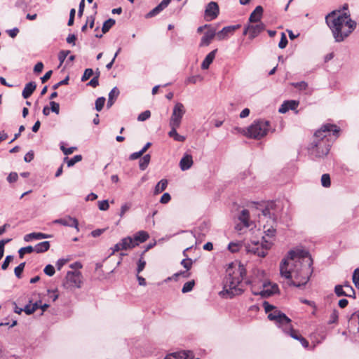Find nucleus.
<instances>
[{"instance_id": "f257e3e1", "label": "nucleus", "mask_w": 359, "mask_h": 359, "mask_svg": "<svg viewBox=\"0 0 359 359\" xmlns=\"http://www.w3.org/2000/svg\"><path fill=\"white\" fill-rule=\"evenodd\" d=\"M312 265L313 259L307 250H291L280 262V273L287 280L289 285L301 287L309 281L313 273Z\"/></svg>"}, {"instance_id": "f03ea898", "label": "nucleus", "mask_w": 359, "mask_h": 359, "mask_svg": "<svg viewBox=\"0 0 359 359\" xmlns=\"http://www.w3.org/2000/svg\"><path fill=\"white\" fill-rule=\"evenodd\" d=\"M325 22L330 29L335 42L344 41L356 27V22L347 13H340L333 11L325 17Z\"/></svg>"}, {"instance_id": "7ed1b4c3", "label": "nucleus", "mask_w": 359, "mask_h": 359, "mask_svg": "<svg viewBox=\"0 0 359 359\" xmlns=\"http://www.w3.org/2000/svg\"><path fill=\"white\" fill-rule=\"evenodd\" d=\"M246 275V270L241 264L231 263L226 270V276L224 279V287L222 294H226L228 297L241 294L243 291L242 280Z\"/></svg>"}, {"instance_id": "20e7f679", "label": "nucleus", "mask_w": 359, "mask_h": 359, "mask_svg": "<svg viewBox=\"0 0 359 359\" xmlns=\"http://www.w3.org/2000/svg\"><path fill=\"white\" fill-rule=\"evenodd\" d=\"M331 132H332V135L336 138L338 136L339 128L336 125L327 123L322 126L315 133L314 139L309 149V153L312 156L320 158L328 154L331 145L329 140Z\"/></svg>"}, {"instance_id": "39448f33", "label": "nucleus", "mask_w": 359, "mask_h": 359, "mask_svg": "<svg viewBox=\"0 0 359 359\" xmlns=\"http://www.w3.org/2000/svg\"><path fill=\"white\" fill-rule=\"evenodd\" d=\"M269 126V121H268L255 120L247 128L245 135L250 138L259 140L267 134Z\"/></svg>"}, {"instance_id": "423d86ee", "label": "nucleus", "mask_w": 359, "mask_h": 359, "mask_svg": "<svg viewBox=\"0 0 359 359\" xmlns=\"http://www.w3.org/2000/svg\"><path fill=\"white\" fill-rule=\"evenodd\" d=\"M263 241L251 242L245 245V250L248 253L257 255L259 257H264L268 250L271 248L272 243L266 241L265 237L262 238Z\"/></svg>"}, {"instance_id": "0eeeda50", "label": "nucleus", "mask_w": 359, "mask_h": 359, "mask_svg": "<svg viewBox=\"0 0 359 359\" xmlns=\"http://www.w3.org/2000/svg\"><path fill=\"white\" fill-rule=\"evenodd\" d=\"M81 273L80 271H68L63 281V287L69 290L81 287Z\"/></svg>"}, {"instance_id": "6e6552de", "label": "nucleus", "mask_w": 359, "mask_h": 359, "mask_svg": "<svg viewBox=\"0 0 359 359\" xmlns=\"http://www.w3.org/2000/svg\"><path fill=\"white\" fill-rule=\"evenodd\" d=\"M268 318L275 323V324L280 327L281 329L285 325H288L291 323L290 318H289L284 313L280 311L276 307L269 313Z\"/></svg>"}, {"instance_id": "1a4fd4ad", "label": "nucleus", "mask_w": 359, "mask_h": 359, "mask_svg": "<svg viewBox=\"0 0 359 359\" xmlns=\"http://www.w3.org/2000/svg\"><path fill=\"white\" fill-rule=\"evenodd\" d=\"M186 112L184 104L181 102H177L172 109V113L170 118L169 126L180 127L183 116Z\"/></svg>"}, {"instance_id": "9d476101", "label": "nucleus", "mask_w": 359, "mask_h": 359, "mask_svg": "<svg viewBox=\"0 0 359 359\" xmlns=\"http://www.w3.org/2000/svg\"><path fill=\"white\" fill-rule=\"evenodd\" d=\"M264 29L265 25L262 22L248 23L245 25L243 34H248V38L252 40L257 37L262 31L264 30Z\"/></svg>"}, {"instance_id": "9b49d317", "label": "nucleus", "mask_w": 359, "mask_h": 359, "mask_svg": "<svg viewBox=\"0 0 359 359\" xmlns=\"http://www.w3.org/2000/svg\"><path fill=\"white\" fill-rule=\"evenodd\" d=\"M219 13V6L215 1L210 2L205 10V19L211 21L217 18Z\"/></svg>"}, {"instance_id": "f8f14e48", "label": "nucleus", "mask_w": 359, "mask_h": 359, "mask_svg": "<svg viewBox=\"0 0 359 359\" xmlns=\"http://www.w3.org/2000/svg\"><path fill=\"white\" fill-rule=\"evenodd\" d=\"M241 27V25H231L223 27L222 30L216 32L217 39L219 41H222L229 37V35H232L236 30Z\"/></svg>"}, {"instance_id": "ddd939ff", "label": "nucleus", "mask_w": 359, "mask_h": 359, "mask_svg": "<svg viewBox=\"0 0 359 359\" xmlns=\"http://www.w3.org/2000/svg\"><path fill=\"white\" fill-rule=\"evenodd\" d=\"M194 355L191 351H181L168 354L164 359H194Z\"/></svg>"}, {"instance_id": "4468645a", "label": "nucleus", "mask_w": 359, "mask_h": 359, "mask_svg": "<svg viewBox=\"0 0 359 359\" xmlns=\"http://www.w3.org/2000/svg\"><path fill=\"white\" fill-rule=\"evenodd\" d=\"M53 222L55 224H60L65 226L74 227L77 231H79L78 220L70 216L55 219Z\"/></svg>"}, {"instance_id": "2eb2a0df", "label": "nucleus", "mask_w": 359, "mask_h": 359, "mask_svg": "<svg viewBox=\"0 0 359 359\" xmlns=\"http://www.w3.org/2000/svg\"><path fill=\"white\" fill-rule=\"evenodd\" d=\"M276 208V204L273 201L268 202L266 205L264 209L262 210V214L264 217H268L270 219H272L273 222H275L278 215L275 212V210Z\"/></svg>"}, {"instance_id": "dca6fc26", "label": "nucleus", "mask_w": 359, "mask_h": 359, "mask_svg": "<svg viewBox=\"0 0 359 359\" xmlns=\"http://www.w3.org/2000/svg\"><path fill=\"white\" fill-rule=\"evenodd\" d=\"M172 0H163L158 6L146 14V18H153L159 14L162 11L168 6Z\"/></svg>"}, {"instance_id": "f3484780", "label": "nucleus", "mask_w": 359, "mask_h": 359, "mask_svg": "<svg viewBox=\"0 0 359 359\" xmlns=\"http://www.w3.org/2000/svg\"><path fill=\"white\" fill-rule=\"evenodd\" d=\"M215 36L216 29L213 27L208 29V30L205 32L204 35L201 38L199 46L201 47L209 46Z\"/></svg>"}, {"instance_id": "a211bd4d", "label": "nucleus", "mask_w": 359, "mask_h": 359, "mask_svg": "<svg viewBox=\"0 0 359 359\" xmlns=\"http://www.w3.org/2000/svg\"><path fill=\"white\" fill-rule=\"evenodd\" d=\"M262 14L263 8L261 6H257L250 15L248 23L261 22Z\"/></svg>"}, {"instance_id": "6ab92c4d", "label": "nucleus", "mask_w": 359, "mask_h": 359, "mask_svg": "<svg viewBox=\"0 0 359 359\" xmlns=\"http://www.w3.org/2000/svg\"><path fill=\"white\" fill-rule=\"evenodd\" d=\"M192 156L185 154L180 161V169L183 171L189 170L193 165Z\"/></svg>"}, {"instance_id": "aec40b11", "label": "nucleus", "mask_w": 359, "mask_h": 359, "mask_svg": "<svg viewBox=\"0 0 359 359\" xmlns=\"http://www.w3.org/2000/svg\"><path fill=\"white\" fill-rule=\"evenodd\" d=\"M299 105V102L295 100L285 101L278 109L280 114L286 113L289 109L294 110Z\"/></svg>"}, {"instance_id": "412c9836", "label": "nucleus", "mask_w": 359, "mask_h": 359, "mask_svg": "<svg viewBox=\"0 0 359 359\" xmlns=\"http://www.w3.org/2000/svg\"><path fill=\"white\" fill-rule=\"evenodd\" d=\"M217 52V49H215L206 55L201 64L202 69H208L209 68L215 57Z\"/></svg>"}, {"instance_id": "4be33fe9", "label": "nucleus", "mask_w": 359, "mask_h": 359, "mask_svg": "<svg viewBox=\"0 0 359 359\" xmlns=\"http://www.w3.org/2000/svg\"><path fill=\"white\" fill-rule=\"evenodd\" d=\"M36 88V84L34 81H30L27 83L22 93V95L25 99L29 98L32 94L34 93Z\"/></svg>"}, {"instance_id": "5701e85b", "label": "nucleus", "mask_w": 359, "mask_h": 359, "mask_svg": "<svg viewBox=\"0 0 359 359\" xmlns=\"http://www.w3.org/2000/svg\"><path fill=\"white\" fill-rule=\"evenodd\" d=\"M120 243L121 245V248H122V250H127L137 246V243H135L134 244V239H132L131 236H127L122 238Z\"/></svg>"}, {"instance_id": "b1692460", "label": "nucleus", "mask_w": 359, "mask_h": 359, "mask_svg": "<svg viewBox=\"0 0 359 359\" xmlns=\"http://www.w3.org/2000/svg\"><path fill=\"white\" fill-rule=\"evenodd\" d=\"M149 237V233L147 231H140L132 237V239H134V244L136 243L137 246L140 243L145 242Z\"/></svg>"}, {"instance_id": "393cba45", "label": "nucleus", "mask_w": 359, "mask_h": 359, "mask_svg": "<svg viewBox=\"0 0 359 359\" xmlns=\"http://www.w3.org/2000/svg\"><path fill=\"white\" fill-rule=\"evenodd\" d=\"M282 330L285 333L288 334L292 338L294 339L299 341V337H302L299 334L298 331L292 328L291 323L288 324V325H285Z\"/></svg>"}, {"instance_id": "a878e982", "label": "nucleus", "mask_w": 359, "mask_h": 359, "mask_svg": "<svg viewBox=\"0 0 359 359\" xmlns=\"http://www.w3.org/2000/svg\"><path fill=\"white\" fill-rule=\"evenodd\" d=\"M171 130L168 133L169 137L173 138L177 142H184L186 140V137L184 136L180 135L177 132V128L179 127H174L173 126H170Z\"/></svg>"}, {"instance_id": "bb28decb", "label": "nucleus", "mask_w": 359, "mask_h": 359, "mask_svg": "<svg viewBox=\"0 0 359 359\" xmlns=\"http://www.w3.org/2000/svg\"><path fill=\"white\" fill-rule=\"evenodd\" d=\"M270 284H271L270 283H264L263 284L264 288L262 290H261L260 292L252 291V293L255 295H261L263 297H268L271 296L272 294H273V291L271 290V288L270 289L267 288L268 285Z\"/></svg>"}, {"instance_id": "cd10ccee", "label": "nucleus", "mask_w": 359, "mask_h": 359, "mask_svg": "<svg viewBox=\"0 0 359 359\" xmlns=\"http://www.w3.org/2000/svg\"><path fill=\"white\" fill-rule=\"evenodd\" d=\"M33 248L34 251L36 253L45 252L50 248V243L48 241H43L38 243Z\"/></svg>"}, {"instance_id": "c85d7f7f", "label": "nucleus", "mask_w": 359, "mask_h": 359, "mask_svg": "<svg viewBox=\"0 0 359 359\" xmlns=\"http://www.w3.org/2000/svg\"><path fill=\"white\" fill-rule=\"evenodd\" d=\"M238 219L241 221V222L245 227H249V211L245 209L243 210L238 216Z\"/></svg>"}, {"instance_id": "c756f323", "label": "nucleus", "mask_w": 359, "mask_h": 359, "mask_svg": "<svg viewBox=\"0 0 359 359\" xmlns=\"http://www.w3.org/2000/svg\"><path fill=\"white\" fill-rule=\"evenodd\" d=\"M168 180L163 179L160 180L155 187L154 189V194L157 195L161 192H163L167 187Z\"/></svg>"}, {"instance_id": "7c9ffc66", "label": "nucleus", "mask_w": 359, "mask_h": 359, "mask_svg": "<svg viewBox=\"0 0 359 359\" xmlns=\"http://www.w3.org/2000/svg\"><path fill=\"white\" fill-rule=\"evenodd\" d=\"M150 159H151L150 155L146 154L140 160L139 166H140V169L141 170H144L147 168V166L150 162Z\"/></svg>"}, {"instance_id": "2f4dec72", "label": "nucleus", "mask_w": 359, "mask_h": 359, "mask_svg": "<svg viewBox=\"0 0 359 359\" xmlns=\"http://www.w3.org/2000/svg\"><path fill=\"white\" fill-rule=\"evenodd\" d=\"M190 276H191V273H189V271L185 270V271H182L175 273L171 278H168V279L169 280H175L177 281L180 276H182L184 278H188L190 277Z\"/></svg>"}, {"instance_id": "473e14b6", "label": "nucleus", "mask_w": 359, "mask_h": 359, "mask_svg": "<svg viewBox=\"0 0 359 359\" xmlns=\"http://www.w3.org/2000/svg\"><path fill=\"white\" fill-rule=\"evenodd\" d=\"M65 161H67V166L72 167L77 162H79L82 160V156L81 155H76L73 158L69 159L67 157H65Z\"/></svg>"}, {"instance_id": "72a5a7b5", "label": "nucleus", "mask_w": 359, "mask_h": 359, "mask_svg": "<svg viewBox=\"0 0 359 359\" xmlns=\"http://www.w3.org/2000/svg\"><path fill=\"white\" fill-rule=\"evenodd\" d=\"M115 24V20L114 19L109 18L106 20L102 26V31L104 34L107 33L111 27Z\"/></svg>"}, {"instance_id": "f704fd0d", "label": "nucleus", "mask_w": 359, "mask_h": 359, "mask_svg": "<svg viewBox=\"0 0 359 359\" xmlns=\"http://www.w3.org/2000/svg\"><path fill=\"white\" fill-rule=\"evenodd\" d=\"M194 285H195V281L194 280L185 283L182 289V293H187V292L191 291L193 290Z\"/></svg>"}, {"instance_id": "c9c22d12", "label": "nucleus", "mask_w": 359, "mask_h": 359, "mask_svg": "<svg viewBox=\"0 0 359 359\" xmlns=\"http://www.w3.org/2000/svg\"><path fill=\"white\" fill-rule=\"evenodd\" d=\"M143 255H144V252L142 253L141 255V257L139 259L138 262H137V273L139 274L140 273H141L145 266H146V261L143 259Z\"/></svg>"}, {"instance_id": "e433bc0d", "label": "nucleus", "mask_w": 359, "mask_h": 359, "mask_svg": "<svg viewBox=\"0 0 359 359\" xmlns=\"http://www.w3.org/2000/svg\"><path fill=\"white\" fill-rule=\"evenodd\" d=\"M33 252H34V248L32 246H31V245L22 248L18 251L19 257L20 258H23L25 254H26V253H32Z\"/></svg>"}, {"instance_id": "4c0bfd02", "label": "nucleus", "mask_w": 359, "mask_h": 359, "mask_svg": "<svg viewBox=\"0 0 359 359\" xmlns=\"http://www.w3.org/2000/svg\"><path fill=\"white\" fill-rule=\"evenodd\" d=\"M334 292L337 297H350V295L347 294L346 292L343 290V286L341 285H337L335 286Z\"/></svg>"}, {"instance_id": "58836bf2", "label": "nucleus", "mask_w": 359, "mask_h": 359, "mask_svg": "<svg viewBox=\"0 0 359 359\" xmlns=\"http://www.w3.org/2000/svg\"><path fill=\"white\" fill-rule=\"evenodd\" d=\"M105 98L104 97H98L95 101V109L100 111L104 105Z\"/></svg>"}, {"instance_id": "ea45409f", "label": "nucleus", "mask_w": 359, "mask_h": 359, "mask_svg": "<svg viewBox=\"0 0 359 359\" xmlns=\"http://www.w3.org/2000/svg\"><path fill=\"white\" fill-rule=\"evenodd\" d=\"M321 184L324 187H330V177L329 174H323L321 177Z\"/></svg>"}, {"instance_id": "a19ab883", "label": "nucleus", "mask_w": 359, "mask_h": 359, "mask_svg": "<svg viewBox=\"0 0 359 359\" xmlns=\"http://www.w3.org/2000/svg\"><path fill=\"white\" fill-rule=\"evenodd\" d=\"M70 53V50H60L58 53V60L60 61V65H61L65 60L67 55Z\"/></svg>"}, {"instance_id": "79ce46f5", "label": "nucleus", "mask_w": 359, "mask_h": 359, "mask_svg": "<svg viewBox=\"0 0 359 359\" xmlns=\"http://www.w3.org/2000/svg\"><path fill=\"white\" fill-rule=\"evenodd\" d=\"M14 257L13 255H8L6 257L4 262L1 264V269L6 270L9 266V264L13 260Z\"/></svg>"}, {"instance_id": "37998d69", "label": "nucleus", "mask_w": 359, "mask_h": 359, "mask_svg": "<svg viewBox=\"0 0 359 359\" xmlns=\"http://www.w3.org/2000/svg\"><path fill=\"white\" fill-rule=\"evenodd\" d=\"M131 206H132L131 203H126L123 204L121 207V211L119 213V216L121 217H123L124 216L125 213L130 209Z\"/></svg>"}, {"instance_id": "c03bdc74", "label": "nucleus", "mask_w": 359, "mask_h": 359, "mask_svg": "<svg viewBox=\"0 0 359 359\" xmlns=\"http://www.w3.org/2000/svg\"><path fill=\"white\" fill-rule=\"evenodd\" d=\"M192 264V259L189 258L184 259L181 262V265L187 271H189L191 268Z\"/></svg>"}, {"instance_id": "a18cd8bd", "label": "nucleus", "mask_w": 359, "mask_h": 359, "mask_svg": "<svg viewBox=\"0 0 359 359\" xmlns=\"http://www.w3.org/2000/svg\"><path fill=\"white\" fill-rule=\"evenodd\" d=\"M93 74H94V72L92 69H90V68L86 69L84 71V73L82 76L81 81H86L88 80L93 75Z\"/></svg>"}, {"instance_id": "49530a36", "label": "nucleus", "mask_w": 359, "mask_h": 359, "mask_svg": "<svg viewBox=\"0 0 359 359\" xmlns=\"http://www.w3.org/2000/svg\"><path fill=\"white\" fill-rule=\"evenodd\" d=\"M353 282L355 286L359 289V269L357 268L354 270L353 273Z\"/></svg>"}, {"instance_id": "de8ad7c7", "label": "nucleus", "mask_w": 359, "mask_h": 359, "mask_svg": "<svg viewBox=\"0 0 359 359\" xmlns=\"http://www.w3.org/2000/svg\"><path fill=\"white\" fill-rule=\"evenodd\" d=\"M99 76H100V72H97L96 73V75L89 81L88 85L90 86L93 88L97 87L99 85Z\"/></svg>"}, {"instance_id": "09e8293b", "label": "nucleus", "mask_w": 359, "mask_h": 359, "mask_svg": "<svg viewBox=\"0 0 359 359\" xmlns=\"http://www.w3.org/2000/svg\"><path fill=\"white\" fill-rule=\"evenodd\" d=\"M34 238L35 240H41L44 238H49L52 237L50 234H46L41 232H33Z\"/></svg>"}, {"instance_id": "8fccbe9b", "label": "nucleus", "mask_w": 359, "mask_h": 359, "mask_svg": "<svg viewBox=\"0 0 359 359\" xmlns=\"http://www.w3.org/2000/svg\"><path fill=\"white\" fill-rule=\"evenodd\" d=\"M151 116V112L149 110H146L139 114L137 120L139 121H144L148 119Z\"/></svg>"}, {"instance_id": "3c124183", "label": "nucleus", "mask_w": 359, "mask_h": 359, "mask_svg": "<svg viewBox=\"0 0 359 359\" xmlns=\"http://www.w3.org/2000/svg\"><path fill=\"white\" fill-rule=\"evenodd\" d=\"M288 41L285 33H281V39L278 43V47L281 49L285 48L287 45Z\"/></svg>"}, {"instance_id": "603ef678", "label": "nucleus", "mask_w": 359, "mask_h": 359, "mask_svg": "<svg viewBox=\"0 0 359 359\" xmlns=\"http://www.w3.org/2000/svg\"><path fill=\"white\" fill-rule=\"evenodd\" d=\"M43 271L48 276H53L55 272L54 266L51 264L46 265L43 269Z\"/></svg>"}, {"instance_id": "864d4df0", "label": "nucleus", "mask_w": 359, "mask_h": 359, "mask_svg": "<svg viewBox=\"0 0 359 359\" xmlns=\"http://www.w3.org/2000/svg\"><path fill=\"white\" fill-rule=\"evenodd\" d=\"M98 208L102 211H106L109 209V202L107 200L98 201Z\"/></svg>"}, {"instance_id": "5fc2aeb1", "label": "nucleus", "mask_w": 359, "mask_h": 359, "mask_svg": "<svg viewBox=\"0 0 359 359\" xmlns=\"http://www.w3.org/2000/svg\"><path fill=\"white\" fill-rule=\"evenodd\" d=\"M228 249L231 252H236L239 251L240 249V244L238 243H230L228 245Z\"/></svg>"}, {"instance_id": "6e6d98bb", "label": "nucleus", "mask_w": 359, "mask_h": 359, "mask_svg": "<svg viewBox=\"0 0 359 359\" xmlns=\"http://www.w3.org/2000/svg\"><path fill=\"white\" fill-rule=\"evenodd\" d=\"M50 110L55 113L56 114H58L60 112V104L57 102H55L54 101H51L50 102Z\"/></svg>"}, {"instance_id": "4d7b16f0", "label": "nucleus", "mask_w": 359, "mask_h": 359, "mask_svg": "<svg viewBox=\"0 0 359 359\" xmlns=\"http://www.w3.org/2000/svg\"><path fill=\"white\" fill-rule=\"evenodd\" d=\"M338 320V313L336 310H334L330 315L328 324L336 323Z\"/></svg>"}, {"instance_id": "13d9d810", "label": "nucleus", "mask_w": 359, "mask_h": 359, "mask_svg": "<svg viewBox=\"0 0 359 359\" xmlns=\"http://www.w3.org/2000/svg\"><path fill=\"white\" fill-rule=\"evenodd\" d=\"M120 92L119 90L114 87L112 88V90L109 93V97L112 98L113 100H116L117 97L118 96Z\"/></svg>"}, {"instance_id": "bf43d9fd", "label": "nucleus", "mask_w": 359, "mask_h": 359, "mask_svg": "<svg viewBox=\"0 0 359 359\" xmlns=\"http://www.w3.org/2000/svg\"><path fill=\"white\" fill-rule=\"evenodd\" d=\"M60 149L62 151L64 154L69 155V154H72L76 149V147H69V148H65L64 147V145H61Z\"/></svg>"}, {"instance_id": "052dcab7", "label": "nucleus", "mask_w": 359, "mask_h": 359, "mask_svg": "<svg viewBox=\"0 0 359 359\" xmlns=\"http://www.w3.org/2000/svg\"><path fill=\"white\" fill-rule=\"evenodd\" d=\"M11 241V239L10 238H8V239H2L0 241V256H4V246L6 243H8V242H10Z\"/></svg>"}, {"instance_id": "680f3d73", "label": "nucleus", "mask_w": 359, "mask_h": 359, "mask_svg": "<svg viewBox=\"0 0 359 359\" xmlns=\"http://www.w3.org/2000/svg\"><path fill=\"white\" fill-rule=\"evenodd\" d=\"M263 306H264L265 312L268 314L269 313H271L275 309L274 306L270 304L268 302H266V301L264 302Z\"/></svg>"}, {"instance_id": "e2e57ef3", "label": "nucleus", "mask_w": 359, "mask_h": 359, "mask_svg": "<svg viewBox=\"0 0 359 359\" xmlns=\"http://www.w3.org/2000/svg\"><path fill=\"white\" fill-rule=\"evenodd\" d=\"M170 195L168 193H164L160 199V202L163 204H166L170 201Z\"/></svg>"}, {"instance_id": "0e129e2a", "label": "nucleus", "mask_w": 359, "mask_h": 359, "mask_svg": "<svg viewBox=\"0 0 359 359\" xmlns=\"http://www.w3.org/2000/svg\"><path fill=\"white\" fill-rule=\"evenodd\" d=\"M76 40V36L74 34H69L66 39L67 43L72 44V46H75Z\"/></svg>"}, {"instance_id": "69168bd1", "label": "nucleus", "mask_w": 359, "mask_h": 359, "mask_svg": "<svg viewBox=\"0 0 359 359\" xmlns=\"http://www.w3.org/2000/svg\"><path fill=\"white\" fill-rule=\"evenodd\" d=\"M68 81H69V76H67L65 79H64L63 80L60 81V82L54 84L53 86V88L54 90H56L60 86H62V85H67L68 84Z\"/></svg>"}, {"instance_id": "338daca9", "label": "nucleus", "mask_w": 359, "mask_h": 359, "mask_svg": "<svg viewBox=\"0 0 359 359\" xmlns=\"http://www.w3.org/2000/svg\"><path fill=\"white\" fill-rule=\"evenodd\" d=\"M56 292L57 290H48V294H49V297L53 300V302H55L58 298V294Z\"/></svg>"}, {"instance_id": "774afa93", "label": "nucleus", "mask_w": 359, "mask_h": 359, "mask_svg": "<svg viewBox=\"0 0 359 359\" xmlns=\"http://www.w3.org/2000/svg\"><path fill=\"white\" fill-rule=\"evenodd\" d=\"M18 175L16 172H11L7 177V180L11 183L16 182L18 180Z\"/></svg>"}]
</instances>
